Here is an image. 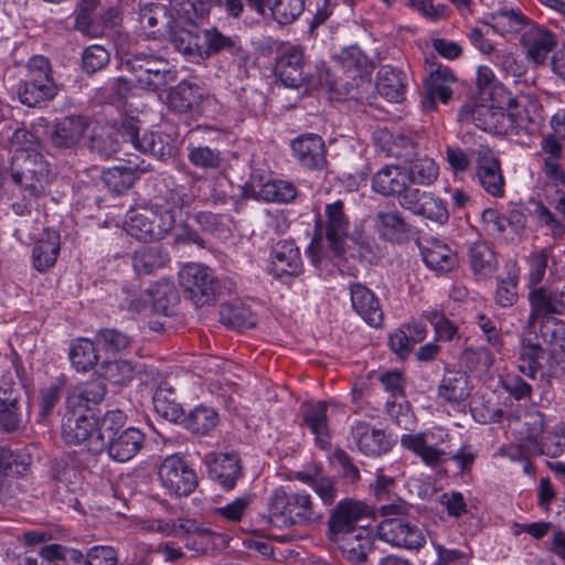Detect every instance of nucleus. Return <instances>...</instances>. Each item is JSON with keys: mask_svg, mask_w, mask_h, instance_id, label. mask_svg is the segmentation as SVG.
I'll return each mask as SVG.
<instances>
[{"mask_svg": "<svg viewBox=\"0 0 565 565\" xmlns=\"http://www.w3.org/2000/svg\"><path fill=\"white\" fill-rule=\"evenodd\" d=\"M335 60L342 70L345 72H356L359 74L367 65V58L360 50V47L355 45H351L341 50L340 53L335 55Z\"/></svg>", "mask_w": 565, "mask_h": 565, "instance_id": "obj_56", "label": "nucleus"}, {"mask_svg": "<svg viewBox=\"0 0 565 565\" xmlns=\"http://www.w3.org/2000/svg\"><path fill=\"white\" fill-rule=\"evenodd\" d=\"M521 44L530 61L535 65H544L556 45V38L552 32L530 24L522 34Z\"/></svg>", "mask_w": 565, "mask_h": 565, "instance_id": "obj_22", "label": "nucleus"}, {"mask_svg": "<svg viewBox=\"0 0 565 565\" xmlns=\"http://www.w3.org/2000/svg\"><path fill=\"white\" fill-rule=\"evenodd\" d=\"M484 22L500 35L515 34L530 26V20L516 7L503 6L484 18Z\"/></svg>", "mask_w": 565, "mask_h": 565, "instance_id": "obj_28", "label": "nucleus"}, {"mask_svg": "<svg viewBox=\"0 0 565 565\" xmlns=\"http://www.w3.org/2000/svg\"><path fill=\"white\" fill-rule=\"evenodd\" d=\"M542 356L543 350L539 344L523 341L519 353L518 367L520 372L533 379L541 369Z\"/></svg>", "mask_w": 565, "mask_h": 565, "instance_id": "obj_51", "label": "nucleus"}, {"mask_svg": "<svg viewBox=\"0 0 565 565\" xmlns=\"http://www.w3.org/2000/svg\"><path fill=\"white\" fill-rule=\"evenodd\" d=\"M297 479L309 486L324 504L330 505L334 502L337 489L329 477L319 472H298Z\"/></svg>", "mask_w": 565, "mask_h": 565, "instance_id": "obj_46", "label": "nucleus"}, {"mask_svg": "<svg viewBox=\"0 0 565 565\" xmlns=\"http://www.w3.org/2000/svg\"><path fill=\"white\" fill-rule=\"evenodd\" d=\"M329 404L317 402L302 407L303 420L311 434L315 435L316 444L324 449L330 445V434L327 424Z\"/></svg>", "mask_w": 565, "mask_h": 565, "instance_id": "obj_33", "label": "nucleus"}, {"mask_svg": "<svg viewBox=\"0 0 565 565\" xmlns=\"http://www.w3.org/2000/svg\"><path fill=\"white\" fill-rule=\"evenodd\" d=\"M376 89L391 103H399L405 96V75L391 65H383L376 77Z\"/></svg>", "mask_w": 565, "mask_h": 565, "instance_id": "obj_34", "label": "nucleus"}, {"mask_svg": "<svg viewBox=\"0 0 565 565\" xmlns=\"http://www.w3.org/2000/svg\"><path fill=\"white\" fill-rule=\"evenodd\" d=\"M471 390L466 373L447 371L438 386V397L448 404L459 405L470 396Z\"/></svg>", "mask_w": 565, "mask_h": 565, "instance_id": "obj_31", "label": "nucleus"}, {"mask_svg": "<svg viewBox=\"0 0 565 565\" xmlns=\"http://www.w3.org/2000/svg\"><path fill=\"white\" fill-rule=\"evenodd\" d=\"M158 477L161 487L171 497H186L198 486L194 470L177 455L163 459L159 466Z\"/></svg>", "mask_w": 565, "mask_h": 565, "instance_id": "obj_11", "label": "nucleus"}, {"mask_svg": "<svg viewBox=\"0 0 565 565\" xmlns=\"http://www.w3.org/2000/svg\"><path fill=\"white\" fill-rule=\"evenodd\" d=\"M138 525L143 531L157 532L163 536H182L183 532L194 530L193 520L191 519L148 518L141 520Z\"/></svg>", "mask_w": 565, "mask_h": 565, "instance_id": "obj_41", "label": "nucleus"}, {"mask_svg": "<svg viewBox=\"0 0 565 565\" xmlns=\"http://www.w3.org/2000/svg\"><path fill=\"white\" fill-rule=\"evenodd\" d=\"M28 67L31 77L19 85L17 93L23 105L34 107L41 102L52 99L57 94V86L51 77L47 58L33 56Z\"/></svg>", "mask_w": 565, "mask_h": 565, "instance_id": "obj_10", "label": "nucleus"}, {"mask_svg": "<svg viewBox=\"0 0 565 565\" xmlns=\"http://www.w3.org/2000/svg\"><path fill=\"white\" fill-rule=\"evenodd\" d=\"M191 201L192 196L183 188H177L162 203L130 209L124 230L139 241L160 239L173 228L181 217L182 209L190 205Z\"/></svg>", "mask_w": 565, "mask_h": 565, "instance_id": "obj_1", "label": "nucleus"}, {"mask_svg": "<svg viewBox=\"0 0 565 565\" xmlns=\"http://www.w3.org/2000/svg\"><path fill=\"white\" fill-rule=\"evenodd\" d=\"M411 183L408 170L401 166H385L373 178V189L383 195H399L408 192Z\"/></svg>", "mask_w": 565, "mask_h": 565, "instance_id": "obj_26", "label": "nucleus"}, {"mask_svg": "<svg viewBox=\"0 0 565 565\" xmlns=\"http://www.w3.org/2000/svg\"><path fill=\"white\" fill-rule=\"evenodd\" d=\"M147 171V167H140L129 161L124 166H116L103 171V181L105 185L114 192L122 193L130 189L140 172Z\"/></svg>", "mask_w": 565, "mask_h": 565, "instance_id": "obj_35", "label": "nucleus"}, {"mask_svg": "<svg viewBox=\"0 0 565 565\" xmlns=\"http://www.w3.org/2000/svg\"><path fill=\"white\" fill-rule=\"evenodd\" d=\"M124 425L111 428L110 434H105L106 449L109 457L118 462H127L132 459L145 444V434L135 427L119 431Z\"/></svg>", "mask_w": 565, "mask_h": 565, "instance_id": "obj_17", "label": "nucleus"}, {"mask_svg": "<svg viewBox=\"0 0 565 565\" xmlns=\"http://www.w3.org/2000/svg\"><path fill=\"white\" fill-rule=\"evenodd\" d=\"M134 65L138 70L137 85L142 89L158 90L162 89L169 81L172 79V73L169 70L168 62L151 53H138L135 56Z\"/></svg>", "mask_w": 565, "mask_h": 565, "instance_id": "obj_16", "label": "nucleus"}, {"mask_svg": "<svg viewBox=\"0 0 565 565\" xmlns=\"http://www.w3.org/2000/svg\"><path fill=\"white\" fill-rule=\"evenodd\" d=\"M524 424L527 426V438L533 444L535 455L557 457L565 451L564 423H557L551 429L545 430L543 415L535 413Z\"/></svg>", "mask_w": 565, "mask_h": 565, "instance_id": "obj_12", "label": "nucleus"}, {"mask_svg": "<svg viewBox=\"0 0 565 565\" xmlns=\"http://www.w3.org/2000/svg\"><path fill=\"white\" fill-rule=\"evenodd\" d=\"M375 228L384 239L393 242L406 232V224L397 211H386L377 213Z\"/></svg>", "mask_w": 565, "mask_h": 565, "instance_id": "obj_48", "label": "nucleus"}, {"mask_svg": "<svg viewBox=\"0 0 565 565\" xmlns=\"http://www.w3.org/2000/svg\"><path fill=\"white\" fill-rule=\"evenodd\" d=\"M424 263L437 273H448L458 265V255L446 243L433 239L422 248Z\"/></svg>", "mask_w": 565, "mask_h": 565, "instance_id": "obj_32", "label": "nucleus"}, {"mask_svg": "<svg viewBox=\"0 0 565 565\" xmlns=\"http://www.w3.org/2000/svg\"><path fill=\"white\" fill-rule=\"evenodd\" d=\"M151 306L154 311L168 313V306L175 300V290L169 281H162L151 288L148 292Z\"/></svg>", "mask_w": 565, "mask_h": 565, "instance_id": "obj_57", "label": "nucleus"}, {"mask_svg": "<svg viewBox=\"0 0 565 565\" xmlns=\"http://www.w3.org/2000/svg\"><path fill=\"white\" fill-rule=\"evenodd\" d=\"M60 253V234L56 231L50 230L44 233V236L36 243L33 248V265L43 271L52 267Z\"/></svg>", "mask_w": 565, "mask_h": 565, "instance_id": "obj_39", "label": "nucleus"}, {"mask_svg": "<svg viewBox=\"0 0 565 565\" xmlns=\"http://www.w3.org/2000/svg\"><path fill=\"white\" fill-rule=\"evenodd\" d=\"M303 66V49L299 45L288 46L276 61L275 75L285 87L297 88L307 81Z\"/></svg>", "mask_w": 565, "mask_h": 565, "instance_id": "obj_19", "label": "nucleus"}, {"mask_svg": "<svg viewBox=\"0 0 565 565\" xmlns=\"http://www.w3.org/2000/svg\"><path fill=\"white\" fill-rule=\"evenodd\" d=\"M532 216L535 218L541 227L546 228L553 237L558 238L564 233L563 225L555 218L548 209L542 202H536L531 211Z\"/></svg>", "mask_w": 565, "mask_h": 565, "instance_id": "obj_62", "label": "nucleus"}, {"mask_svg": "<svg viewBox=\"0 0 565 565\" xmlns=\"http://www.w3.org/2000/svg\"><path fill=\"white\" fill-rule=\"evenodd\" d=\"M21 424V413L18 398L12 394L0 396V425L7 431L17 430Z\"/></svg>", "mask_w": 565, "mask_h": 565, "instance_id": "obj_55", "label": "nucleus"}, {"mask_svg": "<svg viewBox=\"0 0 565 565\" xmlns=\"http://www.w3.org/2000/svg\"><path fill=\"white\" fill-rule=\"evenodd\" d=\"M118 134L125 141L131 142L137 150L150 153L159 159H163L172 153V146L168 138L163 139L153 131L145 132L140 139L137 121L132 118L121 122Z\"/></svg>", "mask_w": 565, "mask_h": 565, "instance_id": "obj_18", "label": "nucleus"}, {"mask_svg": "<svg viewBox=\"0 0 565 565\" xmlns=\"http://www.w3.org/2000/svg\"><path fill=\"white\" fill-rule=\"evenodd\" d=\"M456 78L448 67L439 66L430 74V79L427 85V92L431 99H439L447 103L452 94V84Z\"/></svg>", "mask_w": 565, "mask_h": 565, "instance_id": "obj_47", "label": "nucleus"}, {"mask_svg": "<svg viewBox=\"0 0 565 565\" xmlns=\"http://www.w3.org/2000/svg\"><path fill=\"white\" fill-rule=\"evenodd\" d=\"M96 341L108 353L120 352L130 345L128 335L113 329L99 331Z\"/></svg>", "mask_w": 565, "mask_h": 565, "instance_id": "obj_60", "label": "nucleus"}, {"mask_svg": "<svg viewBox=\"0 0 565 565\" xmlns=\"http://www.w3.org/2000/svg\"><path fill=\"white\" fill-rule=\"evenodd\" d=\"M188 158L192 164L203 169L217 168L221 162L220 152L205 147H190Z\"/></svg>", "mask_w": 565, "mask_h": 565, "instance_id": "obj_63", "label": "nucleus"}, {"mask_svg": "<svg viewBox=\"0 0 565 565\" xmlns=\"http://www.w3.org/2000/svg\"><path fill=\"white\" fill-rule=\"evenodd\" d=\"M168 255L159 244L143 245L135 250L132 256L134 269L138 275H148L163 267Z\"/></svg>", "mask_w": 565, "mask_h": 565, "instance_id": "obj_38", "label": "nucleus"}, {"mask_svg": "<svg viewBox=\"0 0 565 565\" xmlns=\"http://www.w3.org/2000/svg\"><path fill=\"white\" fill-rule=\"evenodd\" d=\"M469 263L477 279L489 278L497 269L495 255L483 242H476L471 245Z\"/></svg>", "mask_w": 565, "mask_h": 565, "instance_id": "obj_40", "label": "nucleus"}, {"mask_svg": "<svg viewBox=\"0 0 565 565\" xmlns=\"http://www.w3.org/2000/svg\"><path fill=\"white\" fill-rule=\"evenodd\" d=\"M185 427L194 434L206 435L218 423L217 413L207 406H198L183 419Z\"/></svg>", "mask_w": 565, "mask_h": 565, "instance_id": "obj_45", "label": "nucleus"}, {"mask_svg": "<svg viewBox=\"0 0 565 565\" xmlns=\"http://www.w3.org/2000/svg\"><path fill=\"white\" fill-rule=\"evenodd\" d=\"M252 502L253 495L244 494L235 498L225 505L217 508L215 513L226 521L239 522L244 518Z\"/></svg>", "mask_w": 565, "mask_h": 565, "instance_id": "obj_59", "label": "nucleus"}, {"mask_svg": "<svg viewBox=\"0 0 565 565\" xmlns=\"http://www.w3.org/2000/svg\"><path fill=\"white\" fill-rule=\"evenodd\" d=\"M381 513L385 516L376 526L377 537L398 548L418 550L426 543L423 530L397 514V507L383 505Z\"/></svg>", "mask_w": 565, "mask_h": 565, "instance_id": "obj_8", "label": "nucleus"}, {"mask_svg": "<svg viewBox=\"0 0 565 565\" xmlns=\"http://www.w3.org/2000/svg\"><path fill=\"white\" fill-rule=\"evenodd\" d=\"M271 271L281 277L296 276L302 270V260L299 248L291 241H279L271 250Z\"/></svg>", "mask_w": 565, "mask_h": 565, "instance_id": "obj_27", "label": "nucleus"}, {"mask_svg": "<svg viewBox=\"0 0 565 565\" xmlns=\"http://www.w3.org/2000/svg\"><path fill=\"white\" fill-rule=\"evenodd\" d=\"M509 118L510 134H534L543 121L539 106L526 97L509 103Z\"/></svg>", "mask_w": 565, "mask_h": 565, "instance_id": "obj_21", "label": "nucleus"}, {"mask_svg": "<svg viewBox=\"0 0 565 565\" xmlns=\"http://www.w3.org/2000/svg\"><path fill=\"white\" fill-rule=\"evenodd\" d=\"M193 525V531L183 532V535H189L184 546L198 555H203L214 550L215 540L218 535L210 529L198 524L194 520Z\"/></svg>", "mask_w": 565, "mask_h": 565, "instance_id": "obj_49", "label": "nucleus"}, {"mask_svg": "<svg viewBox=\"0 0 565 565\" xmlns=\"http://www.w3.org/2000/svg\"><path fill=\"white\" fill-rule=\"evenodd\" d=\"M351 435L358 449L365 456H381L391 449V443L385 433L367 423H355L352 426Z\"/></svg>", "mask_w": 565, "mask_h": 565, "instance_id": "obj_24", "label": "nucleus"}, {"mask_svg": "<svg viewBox=\"0 0 565 565\" xmlns=\"http://www.w3.org/2000/svg\"><path fill=\"white\" fill-rule=\"evenodd\" d=\"M476 158V175L482 189L494 198L504 195V177L495 152L487 145L473 150Z\"/></svg>", "mask_w": 565, "mask_h": 565, "instance_id": "obj_13", "label": "nucleus"}, {"mask_svg": "<svg viewBox=\"0 0 565 565\" xmlns=\"http://www.w3.org/2000/svg\"><path fill=\"white\" fill-rule=\"evenodd\" d=\"M436 559L431 565H468V556L457 548H448L440 543L431 542Z\"/></svg>", "mask_w": 565, "mask_h": 565, "instance_id": "obj_64", "label": "nucleus"}, {"mask_svg": "<svg viewBox=\"0 0 565 565\" xmlns=\"http://www.w3.org/2000/svg\"><path fill=\"white\" fill-rule=\"evenodd\" d=\"M201 18H196L193 22L178 21L170 31L173 46L194 63L234 45L231 38L224 36L216 29H198L194 23Z\"/></svg>", "mask_w": 565, "mask_h": 565, "instance_id": "obj_6", "label": "nucleus"}, {"mask_svg": "<svg viewBox=\"0 0 565 565\" xmlns=\"http://www.w3.org/2000/svg\"><path fill=\"white\" fill-rule=\"evenodd\" d=\"M11 148L14 152L11 161L13 181L29 198L44 195L51 183V172L34 136L25 129H17L12 134Z\"/></svg>", "mask_w": 565, "mask_h": 565, "instance_id": "obj_2", "label": "nucleus"}, {"mask_svg": "<svg viewBox=\"0 0 565 565\" xmlns=\"http://www.w3.org/2000/svg\"><path fill=\"white\" fill-rule=\"evenodd\" d=\"M544 180L539 195L552 205H556L562 196H565V171L561 166L546 162L543 169Z\"/></svg>", "mask_w": 565, "mask_h": 565, "instance_id": "obj_37", "label": "nucleus"}, {"mask_svg": "<svg viewBox=\"0 0 565 565\" xmlns=\"http://www.w3.org/2000/svg\"><path fill=\"white\" fill-rule=\"evenodd\" d=\"M125 422L126 415L119 409L107 412L98 419L87 414L70 413L63 417L62 437L67 444H83L88 451L98 454L106 449L105 434H110L113 427Z\"/></svg>", "mask_w": 565, "mask_h": 565, "instance_id": "obj_4", "label": "nucleus"}, {"mask_svg": "<svg viewBox=\"0 0 565 565\" xmlns=\"http://www.w3.org/2000/svg\"><path fill=\"white\" fill-rule=\"evenodd\" d=\"M204 461L213 480L224 489L234 488L242 475L241 463L235 454L210 452L205 456Z\"/></svg>", "mask_w": 565, "mask_h": 565, "instance_id": "obj_23", "label": "nucleus"}, {"mask_svg": "<svg viewBox=\"0 0 565 565\" xmlns=\"http://www.w3.org/2000/svg\"><path fill=\"white\" fill-rule=\"evenodd\" d=\"M327 223L326 238L334 254L343 252V244L348 235V220L342 211V203L337 201L326 206Z\"/></svg>", "mask_w": 565, "mask_h": 565, "instance_id": "obj_30", "label": "nucleus"}, {"mask_svg": "<svg viewBox=\"0 0 565 565\" xmlns=\"http://www.w3.org/2000/svg\"><path fill=\"white\" fill-rule=\"evenodd\" d=\"M291 150L295 158L303 167L321 169L326 163V149L322 138L309 134L297 137L291 141Z\"/></svg>", "mask_w": 565, "mask_h": 565, "instance_id": "obj_25", "label": "nucleus"}, {"mask_svg": "<svg viewBox=\"0 0 565 565\" xmlns=\"http://www.w3.org/2000/svg\"><path fill=\"white\" fill-rule=\"evenodd\" d=\"M319 518L312 497L303 491L277 488L268 502V522L281 529L307 527Z\"/></svg>", "mask_w": 565, "mask_h": 565, "instance_id": "obj_5", "label": "nucleus"}, {"mask_svg": "<svg viewBox=\"0 0 565 565\" xmlns=\"http://www.w3.org/2000/svg\"><path fill=\"white\" fill-rule=\"evenodd\" d=\"M86 129L87 121L84 117H67L57 125L53 140L58 146L70 147L82 139Z\"/></svg>", "mask_w": 565, "mask_h": 565, "instance_id": "obj_43", "label": "nucleus"}, {"mask_svg": "<svg viewBox=\"0 0 565 565\" xmlns=\"http://www.w3.org/2000/svg\"><path fill=\"white\" fill-rule=\"evenodd\" d=\"M223 320L234 328H252L256 318L252 310L243 305H226L221 311Z\"/></svg>", "mask_w": 565, "mask_h": 565, "instance_id": "obj_54", "label": "nucleus"}, {"mask_svg": "<svg viewBox=\"0 0 565 565\" xmlns=\"http://www.w3.org/2000/svg\"><path fill=\"white\" fill-rule=\"evenodd\" d=\"M448 438L446 429L436 427L418 434H404L401 445L418 456L425 465L434 467L448 458Z\"/></svg>", "mask_w": 565, "mask_h": 565, "instance_id": "obj_9", "label": "nucleus"}, {"mask_svg": "<svg viewBox=\"0 0 565 565\" xmlns=\"http://www.w3.org/2000/svg\"><path fill=\"white\" fill-rule=\"evenodd\" d=\"M181 286L190 294L196 306H202L213 298L215 280L211 269L202 264L190 263L179 271Z\"/></svg>", "mask_w": 565, "mask_h": 565, "instance_id": "obj_15", "label": "nucleus"}, {"mask_svg": "<svg viewBox=\"0 0 565 565\" xmlns=\"http://www.w3.org/2000/svg\"><path fill=\"white\" fill-rule=\"evenodd\" d=\"M303 0H270L269 10L279 24L295 21L303 11Z\"/></svg>", "mask_w": 565, "mask_h": 565, "instance_id": "obj_53", "label": "nucleus"}, {"mask_svg": "<svg viewBox=\"0 0 565 565\" xmlns=\"http://www.w3.org/2000/svg\"><path fill=\"white\" fill-rule=\"evenodd\" d=\"M477 86L484 100H487L486 96L500 98L505 96L504 89L497 83L494 73L489 66L480 65L478 67Z\"/></svg>", "mask_w": 565, "mask_h": 565, "instance_id": "obj_58", "label": "nucleus"}, {"mask_svg": "<svg viewBox=\"0 0 565 565\" xmlns=\"http://www.w3.org/2000/svg\"><path fill=\"white\" fill-rule=\"evenodd\" d=\"M366 514L367 508L363 503L341 501L329 521L330 539L353 562H362L366 557L370 531L364 525H355Z\"/></svg>", "mask_w": 565, "mask_h": 565, "instance_id": "obj_3", "label": "nucleus"}, {"mask_svg": "<svg viewBox=\"0 0 565 565\" xmlns=\"http://www.w3.org/2000/svg\"><path fill=\"white\" fill-rule=\"evenodd\" d=\"M203 98L202 89L190 81H182L169 94V105L177 111H185L196 106Z\"/></svg>", "mask_w": 565, "mask_h": 565, "instance_id": "obj_42", "label": "nucleus"}, {"mask_svg": "<svg viewBox=\"0 0 565 565\" xmlns=\"http://www.w3.org/2000/svg\"><path fill=\"white\" fill-rule=\"evenodd\" d=\"M529 299L532 308L530 319L533 323L542 315L561 313L565 308V301L558 294L547 292L543 288L533 289ZM540 332L544 341L553 345L554 351L565 353V322L546 316L541 322Z\"/></svg>", "mask_w": 565, "mask_h": 565, "instance_id": "obj_7", "label": "nucleus"}, {"mask_svg": "<svg viewBox=\"0 0 565 565\" xmlns=\"http://www.w3.org/2000/svg\"><path fill=\"white\" fill-rule=\"evenodd\" d=\"M424 317L434 327L438 340L449 341L457 333V327L439 310L426 311Z\"/></svg>", "mask_w": 565, "mask_h": 565, "instance_id": "obj_61", "label": "nucleus"}, {"mask_svg": "<svg viewBox=\"0 0 565 565\" xmlns=\"http://www.w3.org/2000/svg\"><path fill=\"white\" fill-rule=\"evenodd\" d=\"M253 193L256 199L267 202L287 203L296 198L295 186L282 180H266L253 183Z\"/></svg>", "mask_w": 565, "mask_h": 565, "instance_id": "obj_36", "label": "nucleus"}, {"mask_svg": "<svg viewBox=\"0 0 565 565\" xmlns=\"http://www.w3.org/2000/svg\"><path fill=\"white\" fill-rule=\"evenodd\" d=\"M178 21L186 22L178 17L171 6L170 10L163 4L153 2L140 7L139 24L147 36H157L164 31L170 32Z\"/></svg>", "mask_w": 565, "mask_h": 565, "instance_id": "obj_20", "label": "nucleus"}, {"mask_svg": "<svg viewBox=\"0 0 565 565\" xmlns=\"http://www.w3.org/2000/svg\"><path fill=\"white\" fill-rule=\"evenodd\" d=\"M352 308L371 327H379L383 321V312L375 295L361 284L349 286Z\"/></svg>", "mask_w": 565, "mask_h": 565, "instance_id": "obj_29", "label": "nucleus"}, {"mask_svg": "<svg viewBox=\"0 0 565 565\" xmlns=\"http://www.w3.org/2000/svg\"><path fill=\"white\" fill-rule=\"evenodd\" d=\"M408 173L411 175V183L430 185L438 178L439 168L433 159L423 157L412 163Z\"/></svg>", "mask_w": 565, "mask_h": 565, "instance_id": "obj_52", "label": "nucleus"}, {"mask_svg": "<svg viewBox=\"0 0 565 565\" xmlns=\"http://www.w3.org/2000/svg\"><path fill=\"white\" fill-rule=\"evenodd\" d=\"M399 204L413 214L439 225L446 224L449 220L446 202L430 192L411 189L399 199Z\"/></svg>", "mask_w": 565, "mask_h": 565, "instance_id": "obj_14", "label": "nucleus"}, {"mask_svg": "<svg viewBox=\"0 0 565 565\" xmlns=\"http://www.w3.org/2000/svg\"><path fill=\"white\" fill-rule=\"evenodd\" d=\"M135 375V365L126 360L109 361L102 366V376L115 385H126Z\"/></svg>", "mask_w": 565, "mask_h": 565, "instance_id": "obj_50", "label": "nucleus"}, {"mask_svg": "<svg viewBox=\"0 0 565 565\" xmlns=\"http://www.w3.org/2000/svg\"><path fill=\"white\" fill-rule=\"evenodd\" d=\"M70 361L78 372L90 370L98 361V355L94 342L86 338L76 339L72 342Z\"/></svg>", "mask_w": 565, "mask_h": 565, "instance_id": "obj_44", "label": "nucleus"}]
</instances>
